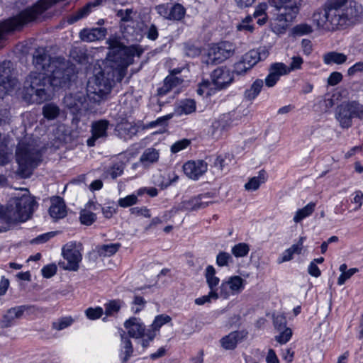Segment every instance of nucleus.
<instances>
[{
  "instance_id": "1",
  "label": "nucleus",
  "mask_w": 363,
  "mask_h": 363,
  "mask_svg": "<svg viewBox=\"0 0 363 363\" xmlns=\"http://www.w3.org/2000/svg\"><path fill=\"white\" fill-rule=\"evenodd\" d=\"M107 43L109 51L104 67L89 79L86 85L87 99L96 104L107 99L114 82L122 81L134 56L139 57L142 53L135 47H126L117 39H108Z\"/></svg>"
},
{
  "instance_id": "2",
  "label": "nucleus",
  "mask_w": 363,
  "mask_h": 363,
  "mask_svg": "<svg viewBox=\"0 0 363 363\" xmlns=\"http://www.w3.org/2000/svg\"><path fill=\"white\" fill-rule=\"evenodd\" d=\"M73 77L72 68L57 62L47 73L30 72L21 91L22 99L28 104H40L50 99L51 87H68Z\"/></svg>"
},
{
  "instance_id": "3",
  "label": "nucleus",
  "mask_w": 363,
  "mask_h": 363,
  "mask_svg": "<svg viewBox=\"0 0 363 363\" xmlns=\"http://www.w3.org/2000/svg\"><path fill=\"white\" fill-rule=\"evenodd\" d=\"M363 18V8L352 0H327L323 9L315 11L313 22L318 28H325L327 23L332 29H345L359 23Z\"/></svg>"
},
{
  "instance_id": "4",
  "label": "nucleus",
  "mask_w": 363,
  "mask_h": 363,
  "mask_svg": "<svg viewBox=\"0 0 363 363\" xmlns=\"http://www.w3.org/2000/svg\"><path fill=\"white\" fill-rule=\"evenodd\" d=\"M38 203L28 191L11 198L4 206L0 205V220L6 224L25 222L30 218Z\"/></svg>"
},
{
  "instance_id": "5",
  "label": "nucleus",
  "mask_w": 363,
  "mask_h": 363,
  "mask_svg": "<svg viewBox=\"0 0 363 363\" xmlns=\"http://www.w3.org/2000/svg\"><path fill=\"white\" fill-rule=\"evenodd\" d=\"M42 157V152L33 140L21 141L16 150L18 174L23 178L30 177L33 170L41 163Z\"/></svg>"
},
{
  "instance_id": "6",
  "label": "nucleus",
  "mask_w": 363,
  "mask_h": 363,
  "mask_svg": "<svg viewBox=\"0 0 363 363\" xmlns=\"http://www.w3.org/2000/svg\"><path fill=\"white\" fill-rule=\"evenodd\" d=\"M335 118L342 128L348 129L352 125L353 118L363 120V105L356 101L343 102L336 107Z\"/></svg>"
},
{
  "instance_id": "7",
  "label": "nucleus",
  "mask_w": 363,
  "mask_h": 363,
  "mask_svg": "<svg viewBox=\"0 0 363 363\" xmlns=\"http://www.w3.org/2000/svg\"><path fill=\"white\" fill-rule=\"evenodd\" d=\"M303 0H269L272 6L278 11L280 21L291 22L299 12Z\"/></svg>"
},
{
  "instance_id": "8",
  "label": "nucleus",
  "mask_w": 363,
  "mask_h": 363,
  "mask_svg": "<svg viewBox=\"0 0 363 363\" xmlns=\"http://www.w3.org/2000/svg\"><path fill=\"white\" fill-rule=\"evenodd\" d=\"M62 255L63 258L67 260V263L60 262V267L65 270L77 272L79 268V263L82 259V255L77 248L74 242L66 243L62 249Z\"/></svg>"
},
{
  "instance_id": "9",
  "label": "nucleus",
  "mask_w": 363,
  "mask_h": 363,
  "mask_svg": "<svg viewBox=\"0 0 363 363\" xmlns=\"http://www.w3.org/2000/svg\"><path fill=\"white\" fill-rule=\"evenodd\" d=\"M235 45L228 41L218 43L212 46L208 52V62L220 64L235 54Z\"/></svg>"
},
{
  "instance_id": "10",
  "label": "nucleus",
  "mask_w": 363,
  "mask_h": 363,
  "mask_svg": "<svg viewBox=\"0 0 363 363\" xmlns=\"http://www.w3.org/2000/svg\"><path fill=\"white\" fill-rule=\"evenodd\" d=\"M55 61L48 55L45 48L35 49L33 55V64L38 73H47L55 66Z\"/></svg>"
},
{
  "instance_id": "11",
  "label": "nucleus",
  "mask_w": 363,
  "mask_h": 363,
  "mask_svg": "<svg viewBox=\"0 0 363 363\" xmlns=\"http://www.w3.org/2000/svg\"><path fill=\"white\" fill-rule=\"evenodd\" d=\"M10 62L0 64V98H3L11 91L15 85V79L11 77Z\"/></svg>"
},
{
  "instance_id": "12",
  "label": "nucleus",
  "mask_w": 363,
  "mask_h": 363,
  "mask_svg": "<svg viewBox=\"0 0 363 363\" xmlns=\"http://www.w3.org/2000/svg\"><path fill=\"white\" fill-rule=\"evenodd\" d=\"M245 280L240 276L230 277L228 281H223L220 286V296L224 298L229 297L230 293L236 294L244 289Z\"/></svg>"
},
{
  "instance_id": "13",
  "label": "nucleus",
  "mask_w": 363,
  "mask_h": 363,
  "mask_svg": "<svg viewBox=\"0 0 363 363\" xmlns=\"http://www.w3.org/2000/svg\"><path fill=\"white\" fill-rule=\"evenodd\" d=\"M208 169V164L203 160H190L183 165L184 174L191 179L197 180Z\"/></svg>"
},
{
  "instance_id": "14",
  "label": "nucleus",
  "mask_w": 363,
  "mask_h": 363,
  "mask_svg": "<svg viewBox=\"0 0 363 363\" xmlns=\"http://www.w3.org/2000/svg\"><path fill=\"white\" fill-rule=\"evenodd\" d=\"M213 84L218 89L227 87L233 81V76L226 67L216 69L211 75Z\"/></svg>"
},
{
  "instance_id": "15",
  "label": "nucleus",
  "mask_w": 363,
  "mask_h": 363,
  "mask_svg": "<svg viewBox=\"0 0 363 363\" xmlns=\"http://www.w3.org/2000/svg\"><path fill=\"white\" fill-rule=\"evenodd\" d=\"M210 193L201 194L182 203V208L186 211H198L207 207L213 201Z\"/></svg>"
},
{
  "instance_id": "16",
  "label": "nucleus",
  "mask_w": 363,
  "mask_h": 363,
  "mask_svg": "<svg viewBox=\"0 0 363 363\" xmlns=\"http://www.w3.org/2000/svg\"><path fill=\"white\" fill-rule=\"evenodd\" d=\"M110 123L108 120L101 119L94 121L91 124V137L86 140V144L89 147L95 145V142L99 138L107 137V130Z\"/></svg>"
},
{
  "instance_id": "17",
  "label": "nucleus",
  "mask_w": 363,
  "mask_h": 363,
  "mask_svg": "<svg viewBox=\"0 0 363 363\" xmlns=\"http://www.w3.org/2000/svg\"><path fill=\"white\" fill-rule=\"evenodd\" d=\"M31 306L22 305L9 308L4 314L0 321L1 328H7L14 325L15 319L22 317L24 312L30 309Z\"/></svg>"
},
{
  "instance_id": "18",
  "label": "nucleus",
  "mask_w": 363,
  "mask_h": 363,
  "mask_svg": "<svg viewBox=\"0 0 363 363\" xmlns=\"http://www.w3.org/2000/svg\"><path fill=\"white\" fill-rule=\"evenodd\" d=\"M269 51L264 47H260L257 49H253L246 52L242 56V59L247 65V67L252 69L259 62L265 60L269 56Z\"/></svg>"
},
{
  "instance_id": "19",
  "label": "nucleus",
  "mask_w": 363,
  "mask_h": 363,
  "mask_svg": "<svg viewBox=\"0 0 363 363\" xmlns=\"http://www.w3.org/2000/svg\"><path fill=\"white\" fill-rule=\"evenodd\" d=\"M124 327L128 330L129 337L139 338L146 335L145 326L139 318L130 317L125 321Z\"/></svg>"
},
{
  "instance_id": "20",
  "label": "nucleus",
  "mask_w": 363,
  "mask_h": 363,
  "mask_svg": "<svg viewBox=\"0 0 363 363\" xmlns=\"http://www.w3.org/2000/svg\"><path fill=\"white\" fill-rule=\"evenodd\" d=\"M86 101V96L83 93L69 94L64 98L65 106L73 114L80 112Z\"/></svg>"
},
{
  "instance_id": "21",
  "label": "nucleus",
  "mask_w": 363,
  "mask_h": 363,
  "mask_svg": "<svg viewBox=\"0 0 363 363\" xmlns=\"http://www.w3.org/2000/svg\"><path fill=\"white\" fill-rule=\"evenodd\" d=\"M248 333L245 330H236L222 337L220 344L225 350H234L239 342L247 337Z\"/></svg>"
},
{
  "instance_id": "22",
  "label": "nucleus",
  "mask_w": 363,
  "mask_h": 363,
  "mask_svg": "<svg viewBox=\"0 0 363 363\" xmlns=\"http://www.w3.org/2000/svg\"><path fill=\"white\" fill-rule=\"evenodd\" d=\"M107 29L103 27L84 28L79 33L80 39L84 42H94L105 38Z\"/></svg>"
},
{
  "instance_id": "23",
  "label": "nucleus",
  "mask_w": 363,
  "mask_h": 363,
  "mask_svg": "<svg viewBox=\"0 0 363 363\" xmlns=\"http://www.w3.org/2000/svg\"><path fill=\"white\" fill-rule=\"evenodd\" d=\"M51 201L52 204L49 208L50 216L56 220L65 217L67 211L64 199L60 196H55Z\"/></svg>"
},
{
  "instance_id": "24",
  "label": "nucleus",
  "mask_w": 363,
  "mask_h": 363,
  "mask_svg": "<svg viewBox=\"0 0 363 363\" xmlns=\"http://www.w3.org/2000/svg\"><path fill=\"white\" fill-rule=\"evenodd\" d=\"M171 320L172 318L168 315L161 314L157 315L151 325V328L147 330L146 335L148 337L149 340H153L156 336V332L158 331L162 325L169 323Z\"/></svg>"
},
{
  "instance_id": "25",
  "label": "nucleus",
  "mask_w": 363,
  "mask_h": 363,
  "mask_svg": "<svg viewBox=\"0 0 363 363\" xmlns=\"http://www.w3.org/2000/svg\"><path fill=\"white\" fill-rule=\"evenodd\" d=\"M102 1L103 0H94L92 2L86 4L71 16L69 22L73 23L86 17L91 12L92 9L99 6Z\"/></svg>"
},
{
  "instance_id": "26",
  "label": "nucleus",
  "mask_w": 363,
  "mask_h": 363,
  "mask_svg": "<svg viewBox=\"0 0 363 363\" xmlns=\"http://www.w3.org/2000/svg\"><path fill=\"white\" fill-rule=\"evenodd\" d=\"M121 350L120 356L122 359V363H125L130 357L132 356L133 352V347L132 342L125 332L121 335Z\"/></svg>"
},
{
  "instance_id": "27",
  "label": "nucleus",
  "mask_w": 363,
  "mask_h": 363,
  "mask_svg": "<svg viewBox=\"0 0 363 363\" xmlns=\"http://www.w3.org/2000/svg\"><path fill=\"white\" fill-rule=\"evenodd\" d=\"M267 174L266 171L262 169L259 172L258 176L250 179L248 182L245 184V188L247 191H256L262 184L267 181Z\"/></svg>"
},
{
  "instance_id": "28",
  "label": "nucleus",
  "mask_w": 363,
  "mask_h": 363,
  "mask_svg": "<svg viewBox=\"0 0 363 363\" xmlns=\"http://www.w3.org/2000/svg\"><path fill=\"white\" fill-rule=\"evenodd\" d=\"M232 124V119L230 113H224L221 115L218 120L215 121L212 123V128L214 131H223L227 130Z\"/></svg>"
},
{
  "instance_id": "29",
  "label": "nucleus",
  "mask_w": 363,
  "mask_h": 363,
  "mask_svg": "<svg viewBox=\"0 0 363 363\" xmlns=\"http://www.w3.org/2000/svg\"><path fill=\"white\" fill-rule=\"evenodd\" d=\"M263 86V80L260 79H257L252 84L250 87L245 91V98L248 101L254 100L261 92Z\"/></svg>"
},
{
  "instance_id": "30",
  "label": "nucleus",
  "mask_w": 363,
  "mask_h": 363,
  "mask_svg": "<svg viewBox=\"0 0 363 363\" xmlns=\"http://www.w3.org/2000/svg\"><path fill=\"white\" fill-rule=\"evenodd\" d=\"M205 278L211 291H216V288L218 285L220 279L216 277V269L212 265L206 268Z\"/></svg>"
},
{
  "instance_id": "31",
  "label": "nucleus",
  "mask_w": 363,
  "mask_h": 363,
  "mask_svg": "<svg viewBox=\"0 0 363 363\" xmlns=\"http://www.w3.org/2000/svg\"><path fill=\"white\" fill-rule=\"evenodd\" d=\"M347 56L343 53L330 52L323 57L324 63L326 65L337 64L342 65L347 60Z\"/></svg>"
},
{
  "instance_id": "32",
  "label": "nucleus",
  "mask_w": 363,
  "mask_h": 363,
  "mask_svg": "<svg viewBox=\"0 0 363 363\" xmlns=\"http://www.w3.org/2000/svg\"><path fill=\"white\" fill-rule=\"evenodd\" d=\"M160 157L159 151L153 147L147 148L140 156V161L143 164L155 163Z\"/></svg>"
},
{
  "instance_id": "33",
  "label": "nucleus",
  "mask_w": 363,
  "mask_h": 363,
  "mask_svg": "<svg viewBox=\"0 0 363 363\" xmlns=\"http://www.w3.org/2000/svg\"><path fill=\"white\" fill-rule=\"evenodd\" d=\"M186 14V9L179 3H176L170 6L169 20L181 21Z\"/></svg>"
},
{
  "instance_id": "34",
  "label": "nucleus",
  "mask_w": 363,
  "mask_h": 363,
  "mask_svg": "<svg viewBox=\"0 0 363 363\" xmlns=\"http://www.w3.org/2000/svg\"><path fill=\"white\" fill-rule=\"evenodd\" d=\"M315 206V204L311 202L303 208L298 209L294 217V221L295 223H299L305 218L311 216L314 211Z\"/></svg>"
},
{
  "instance_id": "35",
  "label": "nucleus",
  "mask_w": 363,
  "mask_h": 363,
  "mask_svg": "<svg viewBox=\"0 0 363 363\" xmlns=\"http://www.w3.org/2000/svg\"><path fill=\"white\" fill-rule=\"evenodd\" d=\"M43 114L48 120H54L59 116L60 108L52 103L46 104L43 107Z\"/></svg>"
},
{
  "instance_id": "36",
  "label": "nucleus",
  "mask_w": 363,
  "mask_h": 363,
  "mask_svg": "<svg viewBox=\"0 0 363 363\" xmlns=\"http://www.w3.org/2000/svg\"><path fill=\"white\" fill-rule=\"evenodd\" d=\"M269 72L280 79L281 76L287 74L289 70L288 67L284 63L274 62L270 65Z\"/></svg>"
},
{
  "instance_id": "37",
  "label": "nucleus",
  "mask_w": 363,
  "mask_h": 363,
  "mask_svg": "<svg viewBox=\"0 0 363 363\" xmlns=\"http://www.w3.org/2000/svg\"><path fill=\"white\" fill-rule=\"evenodd\" d=\"M120 247V243L103 245L98 248V253L100 256L109 257L114 255L118 250Z\"/></svg>"
},
{
  "instance_id": "38",
  "label": "nucleus",
  "mask_w": 363,
  "mask_h": 363,
  "mask_svg": "<svg viewBox=\"0 0 363 363\" xmlns=\"http://www.w3.org/2000/svg\"><path fill=\"white\" fill-rule=\"evenodd\" d=\"M250 247L247 243L240 242L235 245L231 250L232 254L236 257H243L247 255Z\"/></svg>"
},
{
  "instance_id": "39",
  "label": "nucleus",
  "mask_w": 363,
  "mask_h": 363,
  "mask_svg": "<svg viewBox=\"0 0 363 363\" xmlns=\"http://www.w3.org/2000/svg\"><path fill=\"white\" fill-rule=\"evenodd\" d=\"M313 32V28L311 26L307 23H300L295 26L292 30L291 33L294 36H302L305 35L310 34Z\"/></svg>"
},
{
  "instance_id": "40",
  "label": "nucleus",
  "mask_w": 363,
  "mask_h": 363,
  "mask_svg": "<svg viewBox=\"0 0 363 363\" xmlns=\"http://www.w3.org/2000/svg\"><path fill=\"white\" fill-rule=\"evenodd\" d=\"M105 314L111 316L117 313L121 307V301L120 300H112L104 305Z\"/></svg>"
},
{
  "instance_id": "41",
  "label": "nucleus",
  "mask_w": 363,
  "mask_h": 363,
  "mask_svg": "<svg viewBox=\"0 0 363 363\" xmlns=\"http://www.w3.org/2000/svg\"><path fill=\"white\" fill-rule=\"evenodd\" d=\"M79 220L82 224L91 225L96 220V215L86 209L80 211Z\"/></svg>"
},
{
  "instance_id": "42",
  "label": "nucleus",
  "mask_w": 363,
  "mask_h": 363,
  "mask_svg": "<svg viewBox=\"0 0 363 363\" xmlns=\"http://www.w3.org/2000/svg\"><path fill=\"white\" fill-rule=\"evenodd\" d=\"M251 69L247 67V65L244 63V61L241 58L238 62L235 63L233 70L231 73L232 74H236L237 76H244Z\"/></svg>"
},
{
  "instance_id": "43",
  "label": "nucleus",
  "mask_w": 363,
  "mask_h": 363,
  "mask_svg": "<svg viewBox=\"0 0 363 363\" xmlns=\"http://www.w3.org/2000/svg\"><path fill=\"white\" fill-rule=\"evenodd\" d=\"M179 113L189 114L195 111L196 104L192 99H187L182 102L179 106Z\"/></svg>"
},
{
  "instance_id": "44",
  "label": "nucleus",
  "mask_w": 363,
  "mask_h": 363,
  "mask_svg": "<svg viewBox=\"0 0 363 363\" xmlns=\"http://www.w3.org/2000/svg\"><path fill=\"white\" fill-rule=\"evenodd\" d=\"M233 262L232 256L225 252H220L216 256V264L219 267H227Z\"/></svg>"
},
{
  "instance_id": "45",
  "label": "nucleus",
  "mask_w": 363,
  "mask_h": 363,
  "mask_svg": "<svg viewBox=\"0 0 363 363\" xmlns=\"http://www.w3.org/2000/svg\"><path fill=\"white\" fill-rule=\"evenodd\" d=\"M72 317H64L56 322L52 323V328L57 330H62L70 326L73 323Z\"/></svg>"
},
{
  "instance_id": "46",
  "label": "nucleus",
  "mask_w": 363,
  "mask_h": 363,
  "mask_svg": "<svg viewBox=\"0 0 363 363\" xmlns=\"http://www.w3.org/2000/svg\"><path fill=\"white\" fill-rule=\"evenodd\" d=\"M138 199L135 194L128 195L124 198L119 199L118 203V206L123 208H127L136 204Z\"/></svg>"
},
{
  "instance_id": "47",
  "label": "nucleus",
  "mask_w": 363,
  "mask_h": 363,
  "mask_svg": "<svg viewBox=\"0 0 363 363\" xmlns=\"http://www.w3.org/2000/svg\"><path fill=\"white\" fill-rule=\"evenodd\" d=\"M184 52L186 56L195 57L200 55L201 50L194 44L188 43L184 44Z\"/></svg>"
},
{
  "instance_id": "48",
  "label": "nucleus",
  "mask_w": 363,
  "mask_h": 363,
  "mask_svg": "<svg viewBox=\"0 0 363 363\" xmlns=\"http://www.w3.org/2000/svg\"><path fill=\"white\" fill-rule=\"evenodd\" d=\"M190 144L191 141L188 139L178 140L171 146V152L176 154L186 148Z\"/></svg>"
},
{
  "instance_id": "49",
  "label": "nucleus",
  "mask_w": 363,
  "mask_h": 363,
  "mask_svg": "<svg viewBox=\"0 0 363 363\" xmlns=\"http://www.w3.org/2000/svg\"><path fill=\"white\" fill-rule=\"evenodd\" d=\"M11 153L6 145H0V166H5L11 162Z\"/></svg>"
},
{
  "instance_id": "50",
  "label": "nucleus",
  "mask_w": 363,
  "mask_h": 363,
  "mask_svg": "<svg viewBox=\"0 0 363 363\" xmlns=\"http://www.w3.org/2000/svg\"><path fill=\"white\" fill-rule=\"evenodd\" d=\"M284 330L275 337V340L280 344H286L292 336V330L289 328L283 329Z\"/></svg>"
},
{
  "instance_id": "51",
  "label": "nucleus",
  "mask_w": 363,
  "mask_h": 363,
  "mask_svg": "<svg viewBox=\"0 0 363 363\" xmlns=\"http://www.w3.org/2000/svg\"><path fill=\"white\" fill-rule=\"evenodd\" d=\"M218 298V294L216 291H210L208 295L196 298L195 303L201 306L206 303H210L212 298L217 299Z\"/></svg>"
},
{
  "instance_id": "52",
  "label": "nucleus",
  "mask_w": 363,
  "mask_h": 363,
  "mask_svg": "<svg viewBox=\"0 0 363 363\" xmlns=\"http://www.w3.org/2000/svg\"><path fill=\"white\" fill-rule=\"evenodd\" d=\"M116 130L118 131H123L130 136L135 135L137 133V128L134 125L128 123L117 125Z\"/></svg>"
},
{
  "instance_id": "53",
  "label": "nucleus",
  "mask_w": 363,
  "mask_h": 363,
  "mask_svg": "<svg viewBox=\"0 0 363 363\" xmlns=\"http://www.w3.org/2000/svg\"><path fill=\"white\" fill-rule=\"evenodd\" d=\"M104 311L101 307L89 308L86 310L85 313L86 317L90 320H96L99 318L103 315Z\"/></svg>"
},
{
  "instance_id": "54",
  "label": "nucleus",
  "mask_w": 363,
  "mask_h": 363,
  "mask_svg": "<svg viewBox=\"0 0 363 363\" xmlns=\"http://www.w3.org/2000/svg\"><path fill=\"white\" fill-rule=\"evenodd\" d=\"M273 323L274 328L278 330L286 328V319L283 314H279L273 316Z\"/></svg>"
},
{
  "instance_id": "55",
  "label": "nucleus",
  "mask_w": 363,
  "mask_h": 363,
  "mask_svg": "<svg viewBox=\"0 0 363 363\" xmlns=\"http://www.w3.org/2000/svg\"><path fill=\"white\" fill-rule=\"evenodd\" d=\"M357 272H358V269L351 268L347 271L341 273L337 279V284L340 286L344 284L345 281L351 278Z\"/></svg>"
},
{
  "instance_id": "56",
  "label": "nucleus",
  "mask_w": 363,
  "mask_h": 363,
  "mask_svg": "<svg viewBox=\"0 0 363 363\" xmlns=\"http://www.w3.org/2000/svg\"><path fill=\"white\" fill-rule=\"evenodd\" d=\"M155 11L164 18L169 20L170 6L169 4H162L155 6Z\"/></svg>"
},
{
  "instance_id": "57",
  "label": "nucleus",
  "mask_w": 363,
  "mask_h": 363,
  "mask_svg": "<svg viewBox=\"0 0 363 363\" xmlns=\"http://www.w3.org/2000/svg\"><path fill=\"white\" fill-rule=\"evenodd\" d=\"M146 303L145 300L140 296H135L134 297L133 304L135 305V307L132 308V311L134 313H138L140 312L145 307Z\"/></svg>"
},
{
  "instance_id": "58",
  "label": "nucleus",
  "mask_w": 363,
  "mask_h": 363,
  "mask_svg": "<svg viewBox=\"0 0 363 363\" xmlns=\"http://www.w3.org/2000/svg\"><path fill=\"white\" fill-rule=\"evenodd\" d=\"M57 266L55 264H48L41 270L42 275L43 277L49 279L53 277L57 272Z\"/></svg>"
},
{
  "instance_id": "59",
  "label": "nucleus",
  "mask_w": 363,
  "mask_h": 363,
  "mask_svg": "<svg viewBox=\"0 0 363 363\" xmlns=\"http://www.w3.org/2000/svg\"><path fill=\"white\" fill-rule=\"evenodd\" d=\"M55 235V232H49L37 236L33 239L31 243L33 244H40L45 243L48 241L50 238H53Z\"/></svg>"
},
{
  "instance_id": "60",
  "label": "nucleus",
  "mask_w": 363,
  "mask_h": 363,
  "mask_svg": "<svg viewBox=\"0 0 363 363\" xmlns=\"http://www.w3.org/2000/svg\"><path fill=\"white\" fill-rule=\"evenodd\" d=\"M303 60L300 56H294L291 57V62L288 67L289 73L291 71L300 69L301 68V65L303 64Z\"/></svg>"
},
{
  "instance_id": "61",
  "label": "nucleus",
  "mask_w": 363,
  "mask_h": 363,
  "mask_svg": "<svg viewBox=\"0 0 363 363\" xmlns=\"http://www.w3.org/2000/svg\"><path fill=\"white\" fill-rule=\"evenodd\" d=\"M130 213L135 216H142L145 218H150V210L146 207H133L130 209Z\"/></svg>"
},
{
  "instance_id": "62",
  "label": "nucleus",
  "mask_w": 363,
  "mask_h": 363,
  "mask_svg": "<svg viewBox=\"0 0 363 363\" xmlns=\"http://www.w3.org/2000/svg\"><path fill=\"white\" fill-rule=\"evenodd\" d=\"M342 79V74L338 72H333L328 78V84L330 86H335Z\"/></svg>"
},
{
  "instance_id": "63",
  "label": "nucleus",
  "mask_w": 363,
  "mask_h": 363,
  "mask_svg": "<svg viewBox=\"0 0 363 363\" xmlns=\"http://www.w3.org/2000/svg\"><path fill=\"white\" fill-rule=\"evenodd\" d=\"M123 172V164H116L113 165L110 170L109 174L112 179H116L118 177L121 176Z\"/></svg>"
},
{
  "instance_id": "64",
  "label": "nucleus",
  "mask_w": 363,
  "mask_h": 363,
  "mask_svg": "<svg viewBox=\"0 0 363 363\" xmlns=\"http://www.w3.org/2000/svg\"><path fill=\"white\" fill-rule=\"evenodd\" d=\"M146 37L151 40H155L159 35L158 29L155 24H151L145 33Z\"/></svg>"
}]
</instances>
